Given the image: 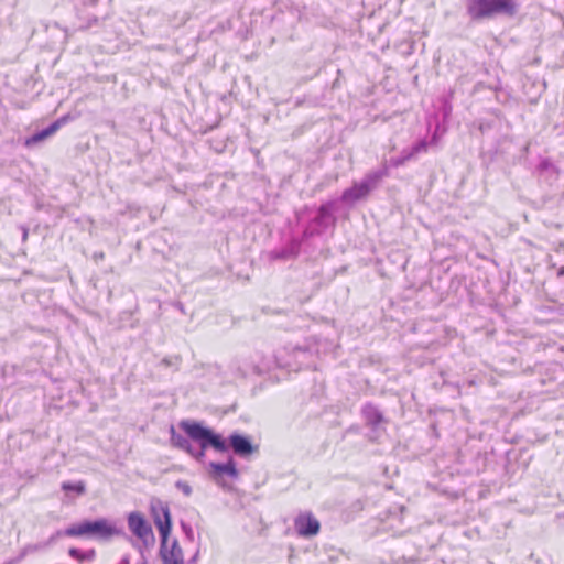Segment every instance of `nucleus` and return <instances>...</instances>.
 Listing matches in <instances>:
<instances>
[{
  "label": "nucleus",
  "instance_id": "393cba45",
  "mask_svg": "<svg viewBox=\"0 0 564 564\" xmlns=\"http://www.w3.org/2000/svg\"><path fill=\"white\" fill-rule=\"evenodd\" d=\"M138 539L141 540L143 547H145V549L153 545V543L155 541L153 531H151V538L148 539V536H144V538H138Z\"/></svg>",
  "mask_w": 564,
  "mask_h": 564
},
{
  "label": "nucleus",
  "instance_id": "4be33fe9",
  "mask_svg": "<svg viewBox=\"0 0 564 564\" xmlns=\"http://www.w3.org/2000/svg\"><path fill=\"white\" fill-rule=\"evenodd\" d=\"M181 528H182L183 533L185 534V538L189 542H193L195 539V535H194V530H193L192 525L185 521H181Z\"/></svg>",
  "mask_w": 564,
  "mask_h": 564
},
{
  "label": "nucleus",
  "instance_id": "f8f14e48",
  "mask_svg": "<svg viewBox=\"0 0 564 564\" xmlns=\"http://www.w3.org/2000/svg\"><path fill=\"white\" fill-rule=\"evenodd\" d=\"M294 529L300 536L311 538L319 532L321 524L312 512H305L294 519Z\"/></svg>",
  "mask_w": 564,
  "mask_h": 564
},
{
  "label": "nucleus",
  "instance_id": "dca6fc26",
  "mask_svg": "<svg viewBox=\"0 0 564 564\" xmlns=\"http://www.w3.org/2000/svg\"><path fill=\"white\" fill-rule=\"evenodd\" d=\"M362 417L366 421V425L369 426L373 432L377 431L380 424L386 422L383 413L378 406L368 402L361 409Z\"/></svg>",
  "mask_w": 564,
  "mask_h": 564
},
{
  "label": "nucleus",
  "instance_id": "f3484780",
  "mask_svg": "<svg viewBox=\"0 0 564 564\" xmlns=\"http://www.w3.org/2000/svg\"><path fill=\"white\" fill-rule=\"evenodd\" d=\"M47 547H48V543H45V542H41V543H36V544H28V545H25V546L21 550L20 554H19L17 557H14V558H12V560H10V561L6 562L4 564H18V563H20V562H21V561H22L26 555H29V554H31V553L39 552V551H43V550H45V549H47Z\"/></svg>",
  "mask_w": 564,
  "mask_h": 564
},
{
  "label": "nucleus",
  "instance_id": "5701e85b",
  "mask_svg": "<svg viewBox=\"0 0 564 564\" xmlns=\"http://www.w3.org/2000/svg\"><path fill=\"white\" fill-rule=\"evenodd\" d=\"M175 487L181 490L185 496H191L192 494V487L189 486L188 482L184 481V480H177L175 482Z\"/></svg>",
  "mask_w": 564,
  "mask_h": 564
},
{
  "label": "nucleus",
  "instance_id": "aec40b11",
  "mask_svg": "<svg viewBox=\"0 0 564 564\" xmlns=\"http://www.w3.org/2000/svg\"><path fill=\"white\" fill-rule=\"evenodd\" d=\"M61 489L66 494L69 495L70 492L80 496L86 492V484L83 480H78L75 482L72 481H63L61 485Z\"/></svg>",
  "mask_w": 564,
  "mask_h": 564
},
{
  "label": "nucleus",
  "instance_id": "1a4fd4ad",
  "mask_svg": "<svg viewBox=\"0 0 564 564\" xmlns=\"http://www.w3.org/2000/svg\"><path fill=\"white\" fill-rule=\"evenodd\" d=\"M315 352H317V349L315 348V344L312 345L310 341H307L304 345L292 346L291 347V354H292V356L294 358V362H292V361L282 362L276 357V365L279 367H285V368H292L293 366H297V367L308 366L310 365V358Z\"/></svg>",
  "mask_w": 564,
  "mask_h": 564
},
{
  "label": "nucleus",
  "instance_id": "6e6552de",
  "mask_svg": "<svg viewBox=\"0 0 564 564\" xmlns=\"http://www.w3.org/2000/svg\"><path fill=\"white\" fill-rule=\"evenodd\" d=\"M225 440L228 444V451L231 449L235 455L241 458L249 457L251 454L258 451V445H254L248 435L232 432Z\"/></svg>",
  "mask_w": 564,
  "mask_h": 564
},
{
  "label": "nucleus",
  "instance_id": "423d86ee",
  "mask_svg": "<svg viewBox=\"0 0 564 564\" xmlns=\"http://www.w3.org/2000/svg\"><path fill=\"white\" fill-rule=\"evenodd\" d=\"M151 513L153 522L159 531L160 540H163L164 543L165 540L170 538L172 530L170 508L167 505H163L161 501H158V505L151 506Z\"/></svg>",
  "mask_w": 564,
  "mask_h": 564
},
{
  "label": "nucleus",
  "instance_id": "bb28decb",
  "mask_svg": "<svg viewBox=\"0 0 564 564\" xmlns=\"http://www.w3.org/2000/svg\"><path fill=\"white\" fill-rule=\"evenodd\" d=\"M118 564H130V556L129 555L122 556V558L120 560V562Z\"/></svg>",
  "mask_w": 564,
  "mask_h": 564
},
{
  "label": "nucleus",
  "instance_id": "6ab92c4d",
  "mask_svg": "<svg viewBox=\"0 0 564 564\" xmlns=\"http://www.w3.org/2000/svg\"><path fill=\"white\" fill-rule=\"evenodd\" d=\"M453 97H454V90L453 89H448L447 93H445L441 97V99H440V102H441L440 111H441L444 120H447L451 117V115H452V110H453L452 99H453Z\"/></svg>",
  "mask_w": 564,
  "mask_h": 564
},
{
  "label": "nucleus",
  "instance_id": "f03ea898",
  "mask_svg": "<svg viewBox=\"0 0 564 564\" xmlns=\"http://www.w3.org/2000/svg\"><path fill=\"white\" fill-rule=\"evenodd\" d=\"M339 199H328L318 207L303 206L295 212L297 225L302 227L301 238L306 242L314 237L323 236L337 224Z\"/></svg>",
  "mask_w": 564,
  "mask_h": 564
},
{
  "label": "nucleus",
  "instance_id": "0eeeda50",
  "mask_svg": "<svg viewBox=\"0 0 564 564\" xmlns=\"http://www.w3.org/2000/svg\"><path fill=\"white\" fill-rule=\"evenodd\" d=\"M303 243H305V241L301 236H292L284 246L271 250L268 253V258L270 261L293 260L300 254Z\"/></svg>",
  "mask_w": 564,
  "mask_h": 564
},
{
  "label": "nucleus",
  "instance_id": "4468645a",
  "mask_svg": "<svg viewBox=\"0 0 564 564\" xmlns=\"http://www.w3.org/2000/svg\"><path fill=\"white\" fill-rule=\"evenodd\" d=\"M429 144L430 143L423 139L415 142L412 147L403 149L400 155L390 159L391 166L399 167L415 159L420 153L427 151Z\"/></svg>",
  "mask_w": 564,
  "mask_h": 564
},
{
  "label": "nucleus",
  "instance_id": "39448f33",
  "mask_svg": "<svg viewBox=\"0 0 564 564\" xmlns=\"http://www.w3.org/2000/svg\"><path fill=\"white\" fill-rule=\"evenodd\" d=\"M388 175L386 166L367 173L359 182H355L350 187L343 191L341 195L337 198L339 203L355 204L358 200L366 198L373 189H376L380 182Z\"/></svg>",
  "mask_w": 564,
  "mask_h": 564
},
{
  "label": "nucleus",
  "instance_id": "a211bd4d",
  "mask_svg": "<svg viewBox=\"0 0 564 564\" xmlns=\"http://www.w3.org/2000/svg\"><path fill=\"white\" fill-rule=\"evenodd\" d=\"M536 171L540 174H547L551 178L554 180H556L560 174L558 167L551 161L550 158H543L536 165Z\"/></svg>",
  "mask_w": 564,
  "mask_h": 564
},
{
  "label": "nucleus",
  "instance_id": "9b49d317",
  "mask_svg": "<svg viewBox=\"0 0 564 564\" xmlns=\"http://www.w3.org/2000/svg\"><path fill=\"white\" fill-rule=\"evenodd\" d=\"M70 119V115L62 116L57 120L50 123L46 128L35 131L33 134L25 139V147H34L35 144L43 142L44 140L56 133Z\"/></svg>",
  "mask_w": 564,
  "mask_h": 564
},
{
  "label": "nucleus",
  "instance_id": "b1692460",
  "mask_svg": "<svg viewBox=\"0 0 564 564\" xmlns=\"http://www.w3.org/2000/svg\"><path fill=\"white\" fill-rule=\"evenodd\" d=\"M67 536L66 533H65V529L64 530H57L56 532H54L50 538L48 540L45 541V543H48V546L52 545L58 538L61 536Z\"/></svg>",
  "mask_w": 564,
  "mask_h": 564
},
{
  "label": "nucleus",
  "instance_id": "ddd939ff",
  "mask_svg": "<svg viewBox=\"0 0 564 564\" xmlns=\"http://www.w3.org/2000/svg\"><path fill=\"white\" fill-rule=\"evenodd\" d=\"M160 556L163 564H184L183 551L178 541L174 539L170 544V538L160 540Z\"/></svg>",
  "mask_w": 564,
  "mask_h": 564
},
{
  "label": "nucleus",
  "instance_id": "2eb2a0df",
  "mask_svg": "<svg viewBox=\"0 0 564 564\" xmlns=\"http://www.w3.org/2000/svg\"><path fill=\"white\" fill-rule=\"evenodd\" d=\"M128 527L137 538H151L152 528L139 511H133L128 516Z\"/></svg>",
  "mask_w": 564,
  "mask_h": 564
},
{
  "label": "nucleus",
  "instance_id": "f257e3e1",
  "mask_svg": "<svg viewBox=\"0 0 564 564\" xmlns=\"http://www.w3.org/2000/svg\"><path fill=\"white\" fill-rule=\"evenodd\" d=\"M178 427L184 433L176 432L173 425L170 426V443L173 447L182 449L195 458L203 462L206 449L213 448L219 453L228 452V444L225 437L204 425L200 421L182 420Z\"/></svg>",
  "mask_w": 564,
  "mask_h": 564
},
{
  "label": "nucleus",
  "instance_id": "a878e982",
  "mask_svg": "<svg viewBox=\"0 0 564 564\" xmlns=\"http://www.w3.org/2000/svg\"><path fill=\"white\" fill-rule=\"evenodd\" d=\"M138 547H139V552H140V555H141V562L139 564H148L142 547L141 546H138Z\"/></svg>",
  "mask_w": 564,
  "mask_h": 564
},
{
  "label": "nucleus",
  "instance_id": "20e7f679",
  "mask_svg": "<svg viewBox=\"0 0 564 564\" xmlns=\"http://www.w3.org/2000/svg\"><path fill=\"white\" fill-rule=\"evenodd\" d=\"M465 11L469 21L477 23L499 15L513 17L517 4L514 0H465Z\"/></svg>",
  "mask_w": 564,
  "mask_h": 564
},
{
  "label": "nucleus",
  "instance_id": "412c9836",
  "mask_svg": "<svg viewBox=\"0 0 564 564\" xmlns=\"http://www.w3.org/2000/svg\"><path fill=\"white\" fill-rule=\"evenodd\" d=\"M68 555L78 562H86V561H93L96 556V552L94 549L82 551L77 547H70L68 550Z\"/></svg>",
  "mask_w": 564,
  "mask_h": 564
},
{
  "label": "nucleus",
  "instance_id": "c756f323",
  "mask_svg": "<svg viewBox=\"0 0 564 564\" xmlns=\"http://www.w3.org/2000/svg\"><path fill=\"white\" fill-rule=\"evenodd\" d=\"M237 371H238L241 376H243V377H245V376H247V373H248L246 370H242V369H241V368H239V367L237 368Z\"/></svg>",
  "mask_w": 564,
  "mask_h": 564
},
{
  "label": "nucleus",
  "instance_id": "7c9ffc66",
  "mask_svg": "<svg viewBox=\"0 0 564 564\" xmlns=\"http://www.w3.org/2000/svg\"><path fill=\"white\" fill-rule=\"evenodd\" d=\"M96 259H104V253L100 252V253H95L94 256Z\"/></svg>",
  "mask_w": 564,
  "mask_h": 564
},
{
  "label": "nucleus",
  "instance_id": "c85d7f7f",
  "mask_svg": "<svg viewBox=\"0 0 564 564\" xmlns=\"http://www.w3.org/2000/svg\"><path fill=\"white\" fill-rule=\"evenodd\" d=\"M557 276H558V278L564 276V267H561V268L557 270Z\"/></svg>",
  "mask_w": 564,
  "mask_h": 564
},
{
  "label": "nucleus",
  "instance_id": "7ed1b4c3",
  "mask_svg": "<svg viewBox=\"0 0 564 564\" xmlns=\"http://www.w3.org/2000/svg\"><path fill=\"white\" fill-rule=\"evenodd\" d=\"M65 533L70 538H85L98 542H109L115 536L124 534L121 528L107 518L84 519L67 527Z\"/></svg>",
  "mask_w": 564,
  "mask_h": 564
},
{
  "label": "nucleus",
  "instance_id": "9d476101",
  "mask_svg": "<svg viewBox=\"0 0 564 564\" xmlns=\"http://www.w3.org/2000/svg\"><path fill=\"white\" fill-rule=\"evenodd\" d=\"M208 473L210 478L218 485H221L224 476H228L232 479L239 476L237 464L231 456H229L225 463L209 462Z\"/></svg>",
  "mask_w": 564,
  "mask_h": 564
},
{
  "label": "nucleus",
  "instance_id": "cd10ccee",
  "mask_svg": "<svg viewBox=\"0 0 564 564\" xmlns=\"http://www.w3.org/2000/svg\"><path fill=\"white\" fill-rule=\"evenodd\" d=\"M28 234H29L28 228L22 227V239H23V240H26V238H28Z\"/></svg>",
  "mask_w": 564,
  "mask_h": 564
}]
</instances>
